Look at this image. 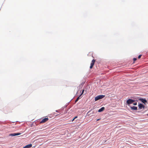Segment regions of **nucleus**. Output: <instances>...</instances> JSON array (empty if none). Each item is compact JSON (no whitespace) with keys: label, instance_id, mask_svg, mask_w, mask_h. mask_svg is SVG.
<instances>
[{"label":"nucleus","instance_id":"obj_1","mask_svg":"<svg viewBox=\"0 0 148 148\" xmlns=\"http://www.w3.org/2000/svg\"><path fill=\"white\" fill-rule=\"evenodd\" d=\"M105 95H98L97 97H96L95 98V101H97L98 100L101 99L103 98L104 97Z\"/></svg>","mask_w":148,"mask_h":148},{"label":"nucleus","instance_id":"obj_2","mask_svg":"<svg viewBox=\"0 0 148 148\" xmlns=\"http://www.w3.org/2000/svg\"><path fill=\"white\" fill-rule=\"evenodd\" d=\"M134 101H135L134 100H133L131 99H129L127 101L126 103L127 104L129 105L134 103Z\"/></svg>","mask_w":148,"mask_h":148},{"label":"nucleus","instance_id":"obj_3","mask_svg":"<svg viewBox=\"0 0 148 148\" xmlns=\"http://www.w3.org/2000/svg\"><path fill=\"white\" fill-rule=\"evenodd\" d=\"M49 120V119L47 118H45L42 120L40 122V123H44Z\"/></svg>","mask_w":148,"mask_h":148},{"label":"nucleus","instance_id":"obj_4","mask_svg":"<svg viewBox=\"0 0 148 148\" xmlns=\"http://www.w3.org/2000/svg\"><path fill=\"white\" fill-rule=\"evenodd\" d=\"M138 106L139 109H141L142 108H144L145 107L141 103H140L139 104Z\"/></svg>","mask_w":148,"mask_h":148},{"label":"nucleus","instance_id":"obj_5","mask_svg":"<svg viewBox=\"0 0 148 148\" xmlns=\"http://www.w3.org/2000/svg\"><path fill=\"white\" fill-rule=\"evenodd\" d=\"M21 134L20 133H14L10 134V135L14 136H16L19 135H20Z\"/></svg>","mask_w":148,"mask_h":148},{"label":"nucleus","instance_id":"obj_6","mask_svg":"<svg viewBox=\"0 0 148 148\" xmlns=\"http://www.w3.org/2000/svg\"><path fill=\"white\" fill-rule=\"evenodd\" d=\"M140 100L143 103H145L147 102V101L145 99H143L142 98L140 99Z\"/></svg>","mask_w":148,"mask_h":148},{"label":"nucleus","instance_id":"obj_7","mask_svg":"<svg viewBox=\"0 0 148 148\" xmlns=\"http://www.w3.org/2000/svg\"><path fill=\"white\" fill-rule=\"evenodd\" d=\"M32 146V144H29L25 146L24 147V148H30Z\"/></svg>","mask_w":148,"mask_h":148},{"label":"nucleus","instance_id":"obj_8","mask_svg":"<svg viewBox=\"0 0 148 148\" xmlns=\"http://www.w3.org/2000/svg\"><path fill=\"white\" fill-rule=\"evenodd\" d=\"M104 109H105L104 107H102L100 109H99L98 110V111L99 112H102V111H103L104 110Z\"/></svg>","mask_w":148,"mask_h":148},{"label":"nucleus","instance_id":"obj_9","mask_svg":"<svg viewBox=\"0 0 148 148\" xmlns=\"http://www.w3.org/2000/svg\"><path fill=\"white\" fill-rule=\"evenodd\" d=\"M130 108L134 110H137V107L136 106H133L131 107Z\"/></svg>","mask_w":148,"mask_h":148},{"label":"nucleus","instance_id":"obj_10","mask_svg":"<svg viewBox=\"0 0 148 148\" xmlns=\"http://www.w3.org/2000/svg\"><path fill=\"white\" fill-rule=\"evenodd\" d=\"M95 62V60L94 59H93L92 61V62L91 63L90 65H94Z\"/></svg>","mask_w":148,"mask_h":148},{"label":"nucleus","instance_id":"obj_11","mask_svg":"<svg viewBox=\"0 0 148 148\" xmlns=\"http://www.w3.org/2000/svg\"><path fill=\"white\" fill-rule=\"evenodd\" d=\"M81 96L80 95H79L77 98V99H76V100H75V102H76L77 101H78V100L80 99V98H81V97H80Z\"/></svg>","mask_w":148,"mask_h":148},{"label":"nucleus","instance_id":"obj_12","mask_svg":"<svg viewBox=\"0 0 148 148\" xmlns=\"http://www.w3.org/2000/svg\"><path fill=\"white\" fill-rule=\"evenodd\" d=\"M133 64H134V62L137 60V58H134L133 59Z\"/></svg>","mask_w":148,"mask_h":148},{"label":"nucleus","instance_id":"obj_13","mask_svg":"<svg viewBox=\"0 0 148 148\" xmlns=\"http://www.w3.org/2000/svg\"><path fill=\"white\" fill-rule=\"evenodd\" d=\"M84 90H82V93H81V95H80V96H81L84 93Z\"/></svg>","mask_w":148,"mask_h":148},{"label":"nucleus","instance_id":"obj_14","mask_svg":"<svg viewBox=\"0 0 148 148\" xmlns=\"http://www.w3.org/2000/svg\"><path fill=\"white\" fill-rule=\"evenodd\" d=\"M141 56H142L141 55H139L138 57V58L140 59L141 58Z\"/></svg>","mask_w":148,"mask_h":148},{"label":"nucleus","instance_id":"obj_15","mask_svg":"<svg viewBox=\"0 0 148 148\" xmlns=\"http://www.w3.org/2000/svg\"><path fill=\"white\" fill-rule=\"evenodd\" d=\"M137 103L136 102V103H134L133 104L134 105H137Z\"/></svg>","mask_w":148,"mask_h":148},{"label":"nucleus","instance_id":"obj_16","mask_svg":"<svg viewBox=\"0 0 148 148\" xmlns=\"http://www.w3.org/2000/svg\"><path fill=\"white\" fill-rule=\"evenodd\" d=\"M93 66L94 65H90V68L92 69L93 67Z\"/></svg>","mask_w":148,"mask_h":148},{"label":"nucleus","instance_id":"obj_17","mask_svg":"<svg viewBox=\"0 0 148 148\" xmlns=\"http://www.w3.org/2000/svg\"><path fill=\"white\" fill-rule=\"evenodd\" d=\"M77 118V116H75L74 118V119H75L76 118Z\"/></svg>","mask_w":148,"mask_h":148},{"label":"nucleus","instance_id":"obj_18","mask_svg":"<svg viewBox=\"0 0 148 148\" xmlns=\"http://www.w3.org/2000/svg\"><path fill=\"white\" fill-rule=\"evenodd\" d=\"M100 119H97V121H99V120H100Z\"/></svg>","mask_w":148,"mask_h":148},{"label":"nucleus","instance_id":"obj_19","mask_svg":"<svg viewBox=\"0 0 148 148\" xmlns=\"http://www.w3.org/2000/svg\"><path fill=\"white\" fill-rule=\"evenodd\" d=\"M75 119H74V118L71 121L72 122H73Z\"/></svg>","mask_w":148,"mask_h":148},{"label":"nucleus","instance_id":"obj_20","mask_svg":"<svg viewBox=\"0 0 148 148\" xmlns=\"http://www.w3.org/2000/svg\"><path fill=\"white\" fill-rule=\"evenodd\" d=\"M147 115H148V114H147Z\"/></svg>","mask_w":148,"mask_h":148}]
</instances>
